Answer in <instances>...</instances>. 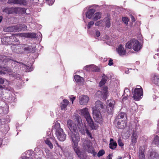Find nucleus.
Here are the masks:
<instances>
[{
    "label": "nucleus",
    "instance_id": "nucleus-1",
    "mask_svg": "<svg viewBox=\"0 0 159 159\" xmlns=\"http://www.w3.org/2000/svg\"><path fill=\"white\" fill-rule=\"evenodd\" d=\"M67 124L70 130L69 135L72 141V146L74 151L80 159H85V154L84 152L81 151L78 146L80 137L75 124L72 120H69L67 121Z\"/></svg>",
    "mask_w": 159,
    "mask_h": 159
},
{
    "label": "nucleus",
    "instance_id": "nucleus-2",
    "mask_svg": "<svg viewBox=\"0 0 159 159\" xmlns=\"http://www.w3.org/2000/svg\"><path fill=\"white\" fill-rule=\"evenodd\" d=\"M104 107L103 103L100 101H97L95 102V106L92 108L93 118L97 122L100 123L102 120L100 111Z\"/></svg>",
    "mask_w": 159,
    "mask_h": 159
},
{
    "label": "nucleus",
    "instance_id": "nucleus-3",
    "mask_svg": "<svg viewBox=\"0 0 159 159\" xmlns=\"http://www.w3.org/2000/svg\"><path fill=\"white\" fill-rule=\"evenodd\" d=\"M79 113L81 116H83L86 119L88 123L89 126L93 129H96L98 127V125L96 123H94L91 118L88 109L85 108L79 111Z\"/></svg>",
    "mask_w": 159,
    "mask_h": 159
},
{
    "label": "nucleus",
    "instance_id": "nucleus-4",
    "mask_svg": "<svg viewBox=\"0 0 159 159\" xmlns=\"http://www.w3.org/2000/svg\"><path fill=\"white\" fill-rule=\"evenodd\" d=\"M98 6V5H93L88 6L85 8L84 11L86 15V17L89 19H91L95 11V10L94 9L91 8L92 7H96Z\"/></svg>",
    "mask_w": 159,
    "mask_h": 159
},
{
    "label": "nucleus",
    "instance_id": "nucleus-5",
    "mask_svg": "<svg viewBox=\"0 0 159 159\" xmlns=\"http://www.w3.org/2000/svg\"><path fill=\"white\" fill-rule=\"evenodd\" d=\"M100 36V33L99 31L98 30H96L95 33V37L96 39H98L99 40H103L106 41V43L109 45H111V42L113 40L111 39V38H110L109 36L107 35L104 36V37H102Z\"/></svg>",
    "mask_w": 159,
    "mask_h": 159
},
{
    "label": "nucleus",
    "instance_id": "nucleus-6",
    "mask_svg": "<svg viewBox=\"0 0 159 159\" xmlns=\"http://www.w3.org/2000/svg\"><path fill=\"white\" fill-rule=\"evenodd\" d=\"M19 43V41L15 38L14 40V44L11 46V48L12 51L17 53H21L23 52V49L21 47V45H18Z\"/></svg>",
    "mask_w": 159,
    "mask_h": 159
},
{
    "label": "nucleus",
    "instance_id": "nucleus-7",
    "mask_svg": "<svg viewBox=\"0 0 159 159\" xmlns=\"http://www.w3.org/2000/svg\"><path fill=\"white\" fill-rule=\"evenodd\" d=\"M143 95V90L142 87L139 85L137 86L133 92V98L136 100H139Z\"/></svg>",
    "mask_w": 159,
    "mask_h": 159
},
{
    "label": "nucleus",
    "instance_id": "nucleus-8",
    "mask_svg": "<svg viewBox=\"0 0 159 159\" xmlns=\"http://www.w3.org/2000/svg\"><path fill=\"white\" fill-rule=\"evenodd\" d=\"M9 30L12 32H19L24 31L27 29V27L25 25H17L11 26L9 28Z\"/></svg>",
    "mask_w": 159,
    "mask_h": 159
},
{
    "label": "nucleus",
    "instance_id": "nucleus-9",
    "mask_svg": "<svg viewBox=\"0 0 159 159\" xmlns=\"http://www.w3.org/2000/svg\"><path fill=\"white\" fill-rule=\"evenodd\" d=\"M116 120H118V124H120L119 123H120V121H122V120H123L124 122H123L122 124L123 125L120 126V127H123L124 126H125V124L127 121V118L126 114L125 113L122 112L120 113L118 115L117 118Z\"/></svg>",
    "mask_w": 159,
    "mask_h": 159
},
{
    "label": "nucleus",
    "instance_id": "nucleus-10",
    "mask_svg": "<svg viewBox=\"0 0 159 159\" xmlns=\"http://www.w3.org/2000/svg\"><path fill=\"white\" fill-rule=\"evenodd\" d=\"M107 87V86H104L102 92L100 91H98L96 93L97 95H98L99 97H100L103 100H105L106 99L108 94Z\"/></svg>",
    "mask_w": 159,
    "mask_h": 159
},
{
    "label": "nucleus",
    "instance_id": "nucleus-11",
    "mask_svg": "<svg viewBox=\"0 0 159 159\" xmlns=\"http://www.w3.org/2000/svg\"><path fill=\"white\" fill-rule=\"evenodd\" d=\"M82 144L83 149L84 150H86L89 151L91 149V142L88 140H85L84 138L82 139Z\"/></svg>",
    "mask_w": 159,
    "mask_h": 159
},
{
    "label": "nucleus",
    "instance_id": "nucleus-12",
    "mask_svg": "<svg viewBox=\"0 0 159 159\" xmlns=\"http://www.w3.org/2000/svg\"><path fill=\"white\" fill-rule=\"evenodd\" d=\"M20 9V8L17 7L11 8L6 7L3 10V11L7 14H10L13 13H16Z\"/></svg>",
    "mask_w": 159,
    "mask_h": 159
},
{
    "label": "nucleus",
    "instance_id": "nucleus-13",
    "mask_svg": "<svg viewBox=\"0 0 159 159\" xmlns=\"http://www.w3.org/2000/svg\"><path fill=\"white\" fill-rule=\"evenodd\" d=\"M57 139L61 141H63L66 138V134L64 132L63 129L57 131L55 133Z\"/></svg>",
    "mask_w": 159,
    "mask_h": 159
},
{
    "label": "nucleus",
    "instance_id": "nucleus-14",
    "mask_svg": "<svg viewBox=\"0 0 159 159\" xmlns=\"http://www.w3.org/2000/svg\"><path fill=\"white\" fill-rule=\"evenodd\" d=\"M83 69L89 71L98 72L99 70L98 68L93 64L87 65L84 67Z\"/></svg>",
    "mask_w": 159,
    "mask_h": 159
},
{
    "label": "nucleus",
    "instance_id": "nucleus-15",
    "mask_svg": "<svg viewBox=\"0 0 159 159\" xmlns=\"http://www.w3.org/2000/svg\"><path fill=\"white\" fill-rule=\"evenodd\" d=\"M107 112L111 114L114 110L115 102L113 100H110L107 101Z\"/></svg>",
    "mask_w": 159,
    "mask_h": 159
},
{
    "label": "nucleus",
    "instance_id": "nucleus-16",
    "mask_svg": "<svg viewBox=\"0 0 159 159\" xmlns=\"http://www.w3.org/2000/svg\"><path fill=\"white\" fill-rule=\"evenodd\" d=\"M132 48L135 51H138L142 48L141 43L139 41L135 39H133Z\"/></svg>",
    "mask_w": 159,
    "mask_h": 159
},
{
    "label": "nucleus",
    "instance_id": "nucleus-17",
    "mask_svg": "<svg viewBox=\"0 0 159 159\" xmlns=\"http://www.w3.org/2000/svg\"><path fill=\"white\" fill-rule=\"evenodd\" d=\"M151 80L152 84L157 86H159V75L157 73L152 74Z\"/></svg>",
    "mask_w": 159,
    "mask_h": 159
},
{
    "label": "nucleus",
    "instance_id": "nucleus-18",
    "mask_svg": "<svg viewBox=\"0 0 159 159\" xmlns=\"http://www.w3.org/2000/svg\"><path fill=\"white\" fill-rule=\"evenodd\" d=\"M80 103L81 105H86L88 102L89 98L87 95H82L79 97Z\"/></svg>",
    "mask_w": 159,
    "mask_h": 159
},
{
    "label": "nucleus",
    "instance_id": "nucleus-19",
    "mask_svg": "<svg viewBox=\"0 0 159 159\" xmlns=\"http://www.w3.org/2000/svg\"><path fill=\"white\" fill-rule=\"evenodd\" d=\"M116 51L120 56H122L125 54L126 50L121 44H120L118 46V47L116 48Z\"/></svg>",
    "mask_w": 159,
    "mask_h": 159
},
{
    "label": "nucleus",
    "instance_id": "nucleus-20",
    "mask_svg": "<svg viewBox=\"0 0 159 159\" xmlns=\"http://www.w3.org/2000/svg\"><path fill=\"white\" fill-rule=\"evenodd\" d=\"M21 36L31 39L35 38L36 37L35 33H25L20 34Z\"/></svg>",
    "mask_w": 159,
    "mask_h": 159
},
{
    "label": "nucleus",
    "instance_id": "nucleus-21",
    "mask_svg": "<svg viewBox=\"0 0 159 159\" xmlns=\"http://www.w3.org/2000/svg\"><path fill=\"white\" fill-rule=\"evenodd\" d=\"M138 136L137 133H133L131 137V142L130 146H134L137 142Z\"/></svg>",
    "mask_w": 159,
    "mask_h": 159
},
{
    "label": "nucleus",
    "instance_id": "nucleus-22",
    "mask_svg": "<svg viewBox=\"0 0 159 159\" xmlns=\"http://www.w3.org/2000/svg\"><path fill=\"white\" fill-rule=\"evenodd\" d=\"M148 159H159V155L156 152L152 151L150 152L148 155Z\"/></svg>",
    "mask_w": 159,
    "mask_h": 159
},
{
    "label": "nucleus",
    "instance_id": "nucleus-23",
    "mask_svg": "<svg viewBox=\"0 0 159 159\" xmlns=\"http://www.w3.org/2000/svg\"><path fill=\"white\" fill-rule=\"evenodd\" d=\"M8 3L9 4H25V2L24 0H9Z\"/></svg>",
    "mask_w": 159,
    "mask_h": 159
},
{
    "label": "nucleus",
    "instance_id": "nucleus-24",
    "mask_svg": "<svg viewBox=\"0 0 159 159\" xmlns=\"http://www.w3.org/2000/svg\"><path fill=\"white\" fill-rule=\"evenodd\" d=\"M54 125L52 126L53 129H54L55 133L57 131H60L61 129H63L60 127V125L57 121H56L53 123Z\"/></svg>",
    "mask_w": 159,
    "mask_h": 159
},
{
    "label": "nucleus",
    "instance_id": "nucleus-25",
    "mask_svg": "<svg viewBox=\"0 0 159 159\" xmlns=\"http://www.w3.org/2000/svg\"><path fill=\"white\" fill-rule=\"evenodd\" d=\"M69 103V101L67 100L66 99H64L61 103V109L64 110H65Z\"/></svg>",
    "mask_w": 159,
    "mask_h": 159
},
{
    "label": "nucleus",
    "instance_id": "nucleus-26",
    "mask_svg": "<svg viewBox=\"0 0 159 159\" xmlns=\"http://www.w3.org/2000/svg\"><path fill=\"white\" fill-rule=\"evenodd\" d=\"M33 151L31 150L27 151L24 153L25 154L26 156H24L22 157V159H26V158H32L30 157V156L32 155L33 153Z\"/></svg>",
    "mask_w": 159,
    "mask_h": 159
},
{
    "label": "nucleus",
    "instance_id": "nucleus-27",
    "mask_svg": "<svg viewBox=\"0 0 159 159\" xmlns=\"http://www.w3.org/2000/svg\"><path fill=\"white\" fill-rule=\"evenodd\" d=\"M14 62L15 63H19V62H17L16 61H14ZM19 63L20 65H22V66L23 67L26 68H25V69H26L25 71L27 72H30V71L33 70V68L32 67V66H31L29 67V66H26L25 65V64H23L22 63Z\"/></svg>",
    "mask_w": 159,
    "mask_h": 159
},
{
    "label": "nucleus",
    "instance_id": "nucleus-28",
    "mask_svg": "<svg viewBox=\"0 0 159 159\" xmlns=\"http://www.w3.org/2000/svg\"><path fill=\"white\" fill-rule=\"evenodd\" d=\"M139 125L138 124H136L133 127L130 126L129 129V133L133 132V133H137L136 131L138 130Z\"/></svg>",
    "mask_w": 159,
    "mask_h": 159
},
{
    "label": "nucleus",
    "instance_id": "nucleus-29",
    "mask_svg": "<svg viewBox=\"0 0 159 159\" xmlns=\"http://www.w3.org/2000/svg\"><path fill=\"white\" fill-rule=\"evenodd\" d=\"M117 145L116 143L114 142L113 139H111L110 140V143L109 144L110 148L112 149L115 148Z\"/></svg>",
    "mask_w": 159,
    "mask_h": 159
},
{
    "label": "nucleus",
    "instance_id": "nucleus-30",
    "mask_svg": "<svg viewBox=\"0 0 159 159\" xmlns=\"http://www.w3.org/2000/svg\"><path fill=\"white\" fill-rule=\"evenodd\" d=\"M107 77L103 74L102 76V79L99 83V85L100 87L102 86L105 84L107 80Z\"/></svg>",
    "mask_w": 159,
    "mask_h": 159
},
{
    "label": "nucleus",
    "instance_id": "nucleus-31",
    "mask_svg": "<svg viewBox=\"0 0 159 159\" xmlns=\"http://www.w3.org/2000/svg\"><path fill=\"white\" fill-rule=\"evenodd\" d=\"M74 78L75 81L77 82H81L84 81L83 78L78 75H75L74 76Z\"/></svg>",
    "mask_w": 159,
    "mask_h": 159
},
{
    "label": "nucleus",
    "instance_id": "nucleus-32",
    "mask_svg": "<svg viewBox=\"0 0 159 159\" xmlns=\"http://www.w3.org/2000/svg\"><path fill=\"white\" fill-rule=\"evenodd\" d=\"M139 152L140 159H145L144 150L140 149Z\"/></svg>",
    "mask_w": 159,
    "mask_h": 159
},
{
    "label": "nucleus",
    "instance_id": "nucleus-33",
    "mask_svg": "<svg viewBox=\"0 0 159 159\" xmlns=\"http://www.w3.org/2000/svg\"><path fill=\"white\" fill-rule=\"evenodd\" d=\"M152 143V144L159 147V137L158 136L156 135Z\"/></svg>",
    "mask_w": 159,
    "mask_h": 159
},
{
    "label": "nucleus",
    "instance_id": "nucleus-34",
    "mask_svg": "<svg viewBox=\"0 0 159 159\" xmlns=\"http://www.w3.org/2000/svg\"><path fill=\"white\" fill-rule=\"evenodd\" d=\"M133 39H131L130 41H128L127 43H126L125 47L129 49H131L132 47V46L133 45Z\"/></svg>",
    "mask_w": 159,
    "mask_h": 159
},
{
    "label": "nucleus",
    "instance_id": "nucleus-35",
    "mask_svg": "<svg viewBox=\"0 0 159 159\" xmlns=\"http://www.w3.org/2000/svg\"><path fill=\"white\" fill-rule=\"evenodd\" d=\"M45 152L46 153V156L48 159H52V153L49 150L45 149Z\"/></svg>",
    "mask_w": 159,
    "mask_h": 159
},
{
    "label": "nucleus",
    "instance_id": "nucleus-36",
    "mask_svg": "<svg viewBox=\"0 0 159 159\" xmlns=\"http://www.w3.org/2000/svg\"><path fill=\"white\" fill-rule=\"evenodd\" d=\"M102 13L101 12H96L94 14V19L95 20H97L100 19L102 16Z\"/></svg>",
    "mask_w": 159,
    "mask_h": 159
},
{
    "label": "nucleus",
    "instance_id": "nucleus-37",
    "mask_svg": "<svg viewBox=\"0 0 159 159\" xmlns=\"http://www.w3.org/2000/svg\"><path fill=\"white\" fill-rule=\"evenodd\" d=\"M123 122H124V121L123 120H122V121H120V124H118V120H116V121H115V124H117V125H116V126L117 127V128H120V129H123L125 127H126L127 125V122L126 123V124H125V126H124L123 127H120V126H121V125H122V124L123 123Z\"/></svg>",
    "mask_w": 159,
    "mask_h": 159
},
{
    "label": "nucleus",
    "instance_id": "nucleus-38",
    "mask_svg": "<svg viewBox=\"0 0 159 159\" xmlns=\"http://www.w3.org/2000/svg\"><path fill=\"white\" fill-rule=\"evenodd\" d=\"M104 22L105 23V25L106 27L109 28L110 26V22L109 17H107L104 19Z\"/></svg>",
    "mask_w": 159,
    "mask_h": 159
},
{
    "label": "nucleus",
    "instance_id": "nucleus-39",
    "mask_svg": "<svg viewBox=\"0 0 159 159\" xmlns=\"http://www.w3.org/2000/svg\"><path fill=\"white\" fill-rule=\"evenodd\" d=\"M96 26H103L104 25V19L103 20H100L97 21L95 24Z\"/></svg>",
    "mask_w": 159,
    "mask_h": 159
},
{
    "label": "nucleus",
    "instance_id": "nucleus-40",
    "mask_svg": "<svg viewBox=\"0 0 159 159\" xmlns=\"http://www.w3.org/2000/svg\"><path fill=\"white\" fill-rule=\"evenodd\" d=\"M130 94V92L129 89L128 88H125L124 91V93L123 94L124 96L125 97H127Z\"/></svg>",
    "mask_w": 159,
    "mask_h": 159
},
{
    "label": "nucleus",
    "instance_id": "nucleus-41",
    "mask_svg": "<svg viewBox=\"0 0 159 159\" xmlns=\"http://www.w3.org/2000/svg\"><path fill=\"white\" fill-rule=\"evenodd\" d=\"M21 47L23 49V51H29L31 49V48L27 46L25 44L21 45Z\"/></svg>",
    "mask_w": 159,
    "mask_h": 159
},
{
    "label": "nucleus",
    "instance_id": "nucleus-42",
    "mask_svg": "<svg viewBox=\"0 0 159 159\" xmlns=\"http://www.w3.org/2000/svg\"><path fill=\"white\" fill-rule=\"evenodd\" d=\"M78 126L80 129V131L81 132V133L83 134L84 135L85 134V132L84 129H83V130L81 128V129H80V126H81V124L80 123V121L79 119L78 120Z\"/></svg>",
    "mask_w": 159,
    "mask_h": 159
},
{
    "label": "nucleus",
    "instance_id": "nucleus-43",
    "mask_svg": "<svg viewBox=\"0 0 159 159\" xmlns=\"http://www.w3.org/2000/svg\"><path fill=\"white\" fill-rule=\"evenodd\" d=\"M45 143L46 144L48 145L50 149H52L53 148V145L49 140L47 139L45 141Z\"/></svg>",
    "mask_w": 159,
    "mask_h": 159
},
{
    "label": "nucleus",
    "instance_id": "nucleus-44",
    "mask_svg": "<svg viewBox=\"0 0 159 159\" xmlns=\"http://www.w3.org/2000/svg\"><path fill=\"white\" fill-rule=\"evenodd\" d=\"M93 21H89L87 25V28L89 29H90L94 25Z\"/></svg>",
    "mask_w": 159,
    "mask_h": 159
},
{
    "label": "nucleus",
    "instance_id": "nucleus-45",
    "mask_svg": "<svg viewBox=\"0 0 159 159\" xmlns=\"http://www.w3.org/2000/svg\"><path fill=\"white\" fill-rule=\"evenodd\" d=\"M105 153V151L103 150H100L98 153L97 156L99 157L102 156Z\"/></svg>",
    "mask_w": 159,
    "mask_h": 159
},
{
    "label": "nucleus",
    "instance_id": "nucleus-46",
    "mask_svg": "<svg viewBox=\"0 0 159 159\" xmlns=\"http://www.w3.org/2000/svg\"><path fill=\"white\" fill-rule=\"evenodd\" d=\"M118 143L120 147H123L124 145L123 143L122 142V140L120 139H118Z\"/></svg>",
    "mask_w": 159,
    "mask_h": 159
},
{
    "label": "nucleus",
    "instance_id": "nucleus-47",
    "mask_svg": "<svg viewBox=\"0 0 159 159\" xmlns=\"http://www.w3.org/2000/svg\"><path fill=\"white\" fill-rule=\"evenodd\" d=\"M122 20L125 24H128L129 20L128 18L124 17L122 18Z\"/></svg>",
    "mask_w": 159,
    "mask_h": 159
},
{
    "label": "nucleus",
    "instance_id": "nucleus-48",
    "mask_svg": "<svg viewBox=\"0 0 159 159\" xmlns=\"http://www.w3.org/2000/svg\"><path fill=\"white\" fill-rule=\"evenodd\" d=\"M86 132L88 135L89 136L91 139H92L91 134L89 132V130L87 129H85Z\"/></svg>",
    "mask_w": 159,
    "mask_h": 159
},
{
    "label": "nucleus",
    "instance_id": "nucleus-49",
    "mask_svg": "<svg viewBox=\"0 0 159 159\" xmlns=\"http://www.w3.org/2000/svg\"><path fill=\"white\" fill-rule=\"evenodd\" d=\"M108 65L110 66H112L113 65V60L110 58L108 61Z\"/></svg>",
    "mask_w": 159,
    "mask_h": 159
},
{
    "label": "nucleus",
    "instance_id": "nucleus-50",
    "mask_svg": "<svg viewBox=\"0 0 159 159\" xmlns=\"http://www.w3.org/2000/svg\"><path fill=\"white\" fill-rule=\"evenodd\" d=\"M56 144L58 148V150H60V152H63V150L62 148L59 145L58 143H56Z\"/></svg>",
    "mask_w": 159,
    "mask_h": 159
},
{
    "label": "nucleus",
    "instance_id": "nucleus-51",
    "mask_svg": "<svg viewBox=\"0 0 159 159\" xmlns=\"http://www.w3.org/2000/svg\"><path fill=\"white\" fill-rule=\"evenodd\" d=\"M54 2V0H48V3L49 5H52Z\"/></svg>",
    "mask_w": 159,
    "mask_h": 159
},
{
    "label": "nucleus",
    "instance_id": "nucleus-52",
    "mask_svg": "<svg viewBox=\"0 0 159 159\" xmlns=\"http://www.w3.org/2000/svg\"><path fill=\"white\" fill-rule=\"evenodd\" d=\"M70 98L72 102V104L73 102V101L75 99V97L73 96H71L70 97Z\"/></svg>",
    "mask_w": 159,
    "mask_h": 159
},
{
    "label": "nucleus",
    "instance_id": "nucleus-53",
    "mask_svg": "<svg viewBox=\"0 0 159 159\" xmlns=\"http://www.w3.org/2000/svg\"><path fill=\"white\" fill-rule=\"evenodd\" d=\"M65 156L67 157L68 159H72L73 157L71 156L70 155L68 154V155H66V154H65Z\"/></svg>",
    "mask_w": 159,
    "mask_h": 159
},
{
    "label": "nucleus",
    "instance_id": "nucleus-54",
    "mask_svg": "<svg viewBox=\"0 0 159 159\" xmlns=\"http://www.w3.org/2000/svg\"><path fill=\"white\" fill-rule=\"evenodd\" d=\"M10 39V38H9L8 37H4V38H3L2 40V42L3 41H5L6 42H7L6 41V40H7V41H8V39Z\"/></svg>",
    "mask_w": 159,
    "mask_h": 159
},
{
    "label": "nucleus",
    "instance_id": "nucleus-55",
    "mask_svg": "<svg viewBox=\"0 0 159 159\" xmlns=\"http://www.w3.org/2000/svg\"><path fill=\"white\" fill-rule=\"evenodd\" d=\"M0 69L2 70L5 71H7L8 70V68L7 67H0Z\"/></svg>",
    "mask_w": 159,
    "mask_h": 159
},
{
    "label": "nucleus",
    "instance_id": "nucleus-56",
    "mask_svg": "<svg viewBox=\"0 0 159 159\" xmlns=\"http://www.w3.org/2000/svg\"><path fill=\"white\" fill-rule=\"evenodd\" d=\"M4 80L3 79L0 77V84H2L4 83Z\"/></svg>",
    "mask_w": 159,
    "mask_h": 159
},
{
    "label": "nucleus",
    "instance_id": "nucleus-57",
    "mask_svg": "<svg viewBox=\"0 0 159 159\" xmlns=\"http://www.w3.org/2000/svg\"><path fill=\"white\" fill-rule=\"evenodd\" d=\"M130 18L131 20L132 21H135V19L134 17L132 15H130Z\"/></svg>",
    "mask_w": 159,
    "mask_h": 159
},
{
    "label": "nucleus",
    "instance_id": "nucleus-58",
    "mask_svg": "<svg viewBox=\"0 0 159 159\" xmlns=\"http://www.w3.org/2000/svg\"><path fill=\"white\" fill-rule=\"evenodd\" d=\"M5 73L4 72L2 71L1 70H0V75H2V74H5Z\"/></svg>",
    "mask_w": 159,
    "mask_h": 159
},
{
    "label": "nucleus",
    "instance_id": "nucleus-59",
    "mask_svg": "<svg viewBox=\"0 0 159 159\" xmlns=\"http://www.w3.org/2000/svg\"><path fill=\"white\" fill-rule=\"evenodd\" d=\"M157 129L158 131V132H159V119L157 124Z\"/></svg>",
    "mask_w": 159,
    "mask_h": 159
},
{
    "label": "nucleus",
    "instance_id": "nucleus-60",
    "mask_svg": "<svg viewBox=\"0 0 159 159\" xmlns=\"http://www.w3.org/2000/svg\"><path fill=\"white\" fill-rule=\"evenodd\" d=\"M3 17L2 16H0V23H1Z\"/></svg>",
    "mask_w": 159,
    "mask_h": 159
},
{
    "label": "nucleus",
    "instance_id": "nucleus-61",
    "mask_svg": "<svg viewBox=\"0 0 159 159\" xmlns=\"http://www.w3.org/2000/svg\"><path fill=\"white\" fill-rule=\"evenodd\" d=\"M129 70L127 69V71L126 70H125V73L127 74H128L129 73Z\"/></svg>",
    "mask_w": 159,
    "mask_h": 159
},
{
    "label": "nucleus",
    "instance_id": "nucleus-62",
    "mask_svg": "<svg viewBox=\"0 0 159 159\" xmlns=\"http://www.w3.org/2000/svg\"><path fill=\"white\" fill-rule=\"evenodd\" d=\"M26 159H34V158H26Z\"/></svg>",
    "mask_w": 159,
    "mask_h": 159
},
{
    "label": "nucleus",
    "instance_id": "nucleus-63",
    "mask_svg": "<svg viewBox=\"0 0 159 159\" xmlns=\"http://www.w3.org/2000/svg\"><path fill=\"white\" fill-rule=\"evenodd\" d=\"M2 88V86L1 85H0V89Z\"/></svg>",
    "mask_w": 159,
    "mask_h": 159
},
{
    "label": "nucleus",
    "instance_id": "nucleus-64",
    "mask_svg": "<svg viewBox=\"0 0 159 159\" xmlns=\"http://www.w3.org/2000/svg\"><path fill=\"white\" fill-rule=\"evenodd\" d=\"M158 70L159 71V67H158L157 68Z\"/></svg>",
    "mask_w": 159,
    "mask_h": 159
}]
</instances>
